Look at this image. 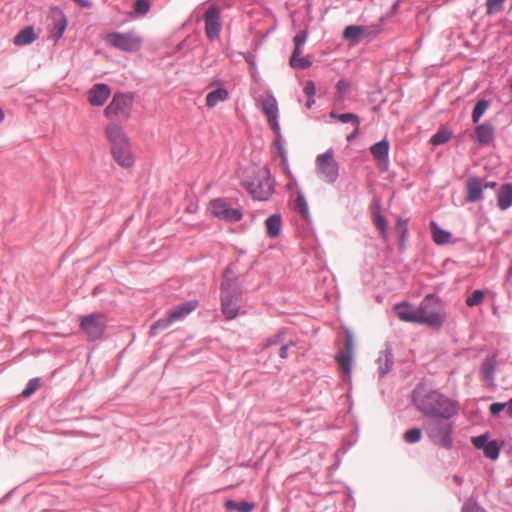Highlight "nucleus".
Here are the masks:
<instances>
[{
	"instance_id": "nucleus-1",
	"label": "nucleus",
	"mask_w": 512,
	"mask_h": 512,
	"mask_svg": "<svg viewBox=\"0 0 512 512\" xmlns=\"http://www.w3.org/2000/svg\"><path fill=\"white\" fill-rule=\"evenodd\" d=\"M414 402L421 412L433 418L450 419L457 413V405L435 390L418 387L414 391Z\"/></svg>"
},
{
	"instance_id": "nucleus-2",
	"label": "nucleus",
	"mask_w": 512,
	"mask_h": 512,
	"mask_svg": "<svg viewBox=\"0 0 512 512\" xmlns=\"http://www.w3.org/2000/svg\"><path fill=\"white\" fill-rule=\"evenodd\" d=\"M242 185L253 198L266 201L273 194L274 187L270 179V171L266 166L250 165L242 172Z\"/></svg>"
},
{
	"instance_id": "nucleus-3",
	"label": "nucleus",
	"mask_w": 512,
	"mask_h": 512,
	"mask_svg": "<svg viewBox=\"0 0 512 512\" xmlns=\"http://www.w3.org/2000/svg\"><path fill=\"white\" fill-rule=\"evenodd\" d=\"M105 135L110 143L111 155L116 163L122 168H131L134 165V155L123 129L115 123H110L105 128Z\"/></svg>"
},
{
	"instance_id": "nucleus-4",
	"label": "nucleus",
	"mask_w": 512,
	"mask_h": 512,
	"mask_svg": "<svg viewBox=\"0 0 512 512\" xmlns=\"http://www.w3.org/2000/svg\"><path fill=\"white\" fill-rule=\"evenodd\" d=\"M418 309V324H425L430 327L439 328L443 325L446 314L440 300L433 295L426 296Z\"/></svg>"
},
{
	"instance_id": "nucleus-5",
	"label": "nucleus",
	"mask_w": 512,
	"mask_h": 512,
	"mask_svg": "<svg viewBox=\"0 0 512 512\" xmlns=\"http://www.w3.org/2000/svg\"><path fill=\"white\" fill-rule=\"evenodd\" d=\"M452 423L448 419L434 418L427 422L426 432L434 444L450 449L452 445Z\"/></svg>"
},
{
	"instance_id": "nucleus-6",
	"label": "nucleus",
	"mask_w": 512,
	"mask_h": 512,
	"mask_svg": "<svg viewBox=\"0 0 512 512\" xmlns=\"http://www.w3.org/2000/svg\"><path fill=\"white\" fill-rule=\"evenodd\" d=\"M105 41L112 47L124 52H137L141 49L143 39L135 31L126 33L112 32L105 36Z\"/></svg>"
},
{
	"instance_id": "nucleus-7",
	"label": "nucleus",
	"mask_w": 512,
	"mask_h": 512,
	"mask_svg": "<svg viewBox=\"0 0 512 512\" xmlns=\"http://www.w3.org/2000/svg\"><path fill=\"white\" fill-rule=\"evenodd\" d=\"M315 164L318 176L325 182L334 183L338 179L339 164L335 160L332 149L318 155Z\"/></svg>"
},
{
	"instance_id": "nucleus-8",
	"label": "nucleus",
	"mask_w": 512,
	"mask_h": 512,
	"mask_svg": "<svg viewBox=\"0 0 512 512\" xmlns=\"http://www.w3.org/2000/svg\"><path fill=\"white\" fill-rule=\"evenodd\" d=\"M197 306L198 302L196 300H191L176 306L166 318L160 319L152 325L151 334L155 335L158 329H167L174 322L185 318L188 314L194 311Z\"/></svg>"
},
{
	"instance_id": "nucleus-9",
	"label": "nucleus",
	"mask_w": 512,
	"mask_h": 512,
	"mask_svg": "<svg viewBox=\"0 0 512 512\" xmlns=\"http://www.w3.org/2000/svg\"><path fill=\"white\" fill-rule=\"evenodd\" d=\"M106 317L104 314L95 313L81 317L80 327L91 341L99 339L106 328Z\"/></svg>"
},
{
	"instance_id": "nucleus-10",
	"label": "nucleus",
	"mask_w": 512,
	"mask_h": 512,
	"mask_svg": "<svg viewBox=\"0 0 512 512\" xmlns=\"http://www.w3.org/2000/svg\"><path fill=\"white\" fill-rule=\"evenodd\" d=\"M132 105V98L124 93H115L111 102L104 110V115L110 119H116L124 116L128 117Z\"/></svg>"
},
{
	"instance_id": "nucleus-11",
	"label": "nucleus",
	"mask_w": 512,
	"mask_h": 512,
	"mask_svg": "<svg viewBox=\"0 0 512 512\" xmlns=\"http://www.w3.org/2000/svg\"><path fill=\"white\" fill-rule=\"evenodd\" d=\"M221 10L211 6L205 12V30L210 40H220L221 33Z\"/></svg>"
},
{
	"instance_id": "nucleus-12",
	"label": "nucleus",
	"mask_w": 512,
	"mask_h": 512,
	"mask_svg": "<svg viewBox=\"0 0 512 512\" xmlns=\"http://www.w3.org/2000/svg\"><path fill=\"white\" fill-rule=\"evenodd\" d=\"M336 361L340 370L347 376L351 373V363L353 358V340L351 335H347L345 347L336 355Z\"/></svg>"
},
{
	"instance_id": "nucleus-13",
	"label": "nucleus",
	"mask_w": 512,
	"mask_h": 512,
	"mask_svg": "<svg viewBox=\"0 0 512 512\" xmlns=\"http://www.w3.org/2000/svg\"><path fill=\"white\" fill-rule=\"evenodd\" d=\"M484 179L480 177H469L465 184L466 200L475 203L483 199Z\"/></svg>"
},
{
	"instance_id": "nucleus-14",
	"label": "nucleus",
	"mask_w": 512,
	"mask_h": 512,
	"mask_svg": "<svg viewBox=\"0 0 512 512\" xmlns=\"http://www.w3.org/2000/svg\"><path fill=\"white\" fill-rule=\"evenodd\" d=\"M111 90L106 84H95L88 92V102L92 106H102L109 98Z\"/></svg>"
},
{
	"instance_id": "nucleus-15",
	"label": "nucleus",
	"mask_w": 512,
	"mask_h": 512,
	"mask_svg": "<svg viewBox=\"0 0 512 512\" xmlns=\"http://www.w3.org/2000/svg\"><path fill=\"white\" fill-rule=\"evenodd\" d=\"M262 110L265 113L268 123L274 132L279 131L278 117V106L277 102L273 97H268L262 102Z\"/></svg>"
},
{
	"instance_id": "nucleus-16",
	"label": "nucleus",
	"mask_w": 512,
	"mask_h": 512,
	"mask_svg": "<svg viewBox=\"0 0 512 512\" xmlns=\"http://www.w3.org/2000/svg\"><path fill=\"white\" fill-rule=\"evenodd\" d=\"M398 318L405 322L418 324V309L409 303H401L395 306Z\"/></svg>"
},
{
	"instance_id": "nucleus-17",
	"label": "nucleus",
	"mask_w": 512,
	"mask_h": 512,
	"mask_svg": "<svg viewBox=\"0 0 512 512\" xmlns=\"http://www.w3.org/2000/svg\"><path fill=\"white\" fill-rule=\"evenodd\" d=\"M241 303V291L235 288L229 299H226V319H233L237 316Z\"/></svg>"
},
{
	"instance_id": "nucleus-18",
	"label": "nucleus",
	"mask_w": 512,
	"mask_h": 512,
	"mask_svg": "<svg viewBox=\"0 0 512 512\" xmlns=\"http://www.w3.org/2000/svg\"><path fill=\"white\" fill-rule=\"evenodd\" d=\"M494 138V128L489 123H483L475 128L474 139L479 145H487Z\"/></svg>"
},
{
	"instance_id": "nucleus-19",
	"label": "nucleus",
	"mask_w": 512,
	"mask_h": 512,
	"mask_svg": "<svg viewBox=\"0 0 512 512\" xmlns=\"http://www.w3.org/2000/svg\"><path fill=\"white\" fill-rule=\"evenodd\" d=\"M497 206L500 210H507L512 206V184H503L497 192Z\"/></svg>"
},
{
	"instance_id": "nucleus-20",
	"label": "nucleus",
	"mask_w": 512,
	"mask_h": 512,
	"mask_svg": "<svg viewBox=\"0 0 512 512\" xmlns=\"http://www.w3.org/2000/svg\"><path fill=\"white\" fill-rule=\"evenodd\" d=\"M367 34L368 29L366 27L359 25H349L343 32V38L353 43H359Z\"/></svg>"
},
{
	"instance_id": "nucleus-21",
	"label": "nucleus",
	"mask_w": 512,
	"mask_h": 512,
	"mask_svg": "<svg viewBox=\"0 0 512 512\" xmlns=\"http://www.w3.org/2000/svg\"><path fill=\"white\" fill-rule=\"evenodd\" d=\"M329 116L341 123H351L354 126V132L352 135L347 137L348 140H351L353 137H355L358 134L360 120L357 115H355L353 113L337 114L332 111V112H330Z\"/></svg>"
},
{
	"instance_id": "nucleus-22",
	"label": "nucleus",
	"mask_w": 512,
	"mask_h": 512,
	"mask_svg": "<svg viewBox=\"0 0 512 512\" xmlns=\"http://www.w3.org/2000/svg\"><path fill=\"white\" fill-rule=\"evenodd\" d=\"M388 150L389 144L385 140L375 143L370 148L371 154L378 161L379 165L384 164L385 166L388 161Z\"/></svg>"
},
{
	"instance_id": "nucleus-23",
	"label": "nucleus",
	"mask_w": 512,
	"mask_h": 512,
	"mask_svg": "<svg viewBox=\"0 0 512 512\" xmlns=\"http://www.w3.org/2000/svg\"><path fill=\"white\" fill-rule=\"evenodd\" d=\"M496 369V360L494 357L486 358L481 366V377L488 384L492 385L494 382V373Z\"/></svg>"
},
{
	"instance_id": "nucleus-24",
	"label": "nucleus",
	"mask_w": 512,
	"mask_h": 512,
	"mask_svg": "<svg viewBox=\"0 0 512 512\" xmlns=\"http://www.w3.org/2000/svg\"><path fill=\"white\" fill-rule=\"evenodd\" d=\"M282 226V219L279 214H273L265 221L266 233L271 238L279 236Z\"/></svg>"
},
{
	"instance_id": "nucleus-25",
	"label": "nucleus",
	"mask_w": 512,
	"mask_h": 512,
	"mask_svg": "<svg viewBox=\"0 0 512 512\" xmlns=\"http://www.w3.org/2000/svg\"><path fill=\"white\" fill-rule=\"evenodd\" d=\"M37 36L33 27L28 26L22 29L14 38V44L17 46H25L36 40Z\"/></svg>"
},
{
	"instance_id": "nucleus-26",
	"label": "nucleus",
	"mask_w": 512,
	"mask_h": 512,
	"mask_svg": "<svg viewBox=\"0 0 512 512\" xmlns=\"http://www.w3.org/2000/svg\"><path fill=\"white\" fill-rule=\"evenodd\" d=\"M430 226L432 230V238L436 244L444 245L450 241L451 234L448 231L439 228L435 222H431Z\"/></svg>"
},
{
	"instance_id": "nucleus-27",
	"label": "nucleus",
	"mask_w": 512,
	"mask_h": 512,
	"mask_svg": "<svg viewBox=\"0 0 512 512\" xmlns=\"http://www.w3.org/2000/svg\"><path fill=\"white\" fill-rule=\"evenodd\" d=\"M67 27V19L64 15L60 14L58 17L54 19V25L51 30V37H53L56 41L59 40Z\"/></svg>"
},
{
	"instance_id": "nucleus-28",
	"label": "nucleus",
	"mask_w": 512,
	"mask_h": 512,
	"mask_svg": "<svg viewBox=\"0 0 512 512\" xmlns=\"http://www.w3.org/2000/svg\"><path fill=\"white\" fill-rule=\"evenodd\" d=\"M253 509H254V504L247 502V501H241V502L226 501V510L237 511V512H252Z\"/></svg>"
},
{
	"instance_id": "nucleus-29",
	"label": "nucleus",
	"mask_w": 512,
	"mask_h": 512,
	"mask_svg": "<svg viewBox=\"0 0 512 512\" xmlns=\"http://www.w3.org/2000/svg\"><path fill=\"white\" fill-rule=\"evenodd\" d=\"M378 362H379V373L381 376L388 373L391 370L392 365H393L392 356L388 352L382 354L379 357Z\"/></svg>"
},
{
	"instance_id": "nucleus-30",
	"label": "nucleus",
	"mask_w": 512,
	"mask_h": 512,
	"mask_svg": "<svg viewBox=\"0 0 512 512\" xmlns=\"http://www.w3.org/2000/svg\"><path fill=\"white\" fill-rule=\"evenodd\" d=\"M207 211L211 216L221 218L224 216V201L222 199L210 201Z\"/></svg>"
},
{
	"instance_id": "nucleus-31",
	"label": "nucleus",
	"mask_w": 512,
	"mask_h": 512,
	"mask_svg": "<svg viewBox=\"0 0 512 512\" xmlns=\"http://www.w3.org/2000/svg\"><path fill=\"white\" fill-rule=\"evenodd\" d=\"M489 107V102L487 100H479L472 112V121L473 123H478L480 118L483 116V114L486 112V110Z\"/></svg>"
},
{
	"instance_id": "nucleus-32",
	"label": "nucleus",
	"mask_w": 512,
	"mask_h": 512,
	"mask_svg": "<svg viewBox=\"0 0 512 512\" xmlns=\"http://www.w3.org/2000/svg\"><path fill=\"white\" fill-rule=\"evenodd\" d=\"M243 216L242 208L237 205L236 207L226 203V221L237 222Z\"/></svg>"
},
{
	"instance_id": "nucleus-33",
	"label": "nucleus",
	"mask_w": 512,
	"mask_h": 512,
	"mask_svg": "<svg viewBox=\"0 0 512 512\" xmlns=\"http://www.w3.org/2000/svg\"><path fill=\"white\" fill-rule=\"evenodd\" d=\"M224 99V90L218 86L215 90L211 91L206 97V105L214 107L218 102Z\"/></svg>"
},
{
	"instance_id": "nucleus-34",
	"label": "nucleus",
	"mask_w": 512,
	"mask_h": 512,
	"mask_svg": "<svg viewBox=\"0 0 512 512\" xmlns=\"http://www.w3.org/2000/svg\"><path fill=\"white\" fill-rule=\"evenodd\" d=\"M506 0H487L486 1V14L494 15L503 10V4Z\"/></svg>"
},
{
	"instance_id": "nucleus-35",
	"label": "nucleus",
	"mask_w": 512,
	"mask_h": 512,
	"mask_svg": "<svg viewBox=\"0 0 512 512\" xmlns=\"http://www.w3.org/2000/svg\"><path fill=\"white\" fill-rule=\"evenodd\" d=\"M312 65V61L308 57L291 56L290 66L293 68L304 69Z\"/></svg>"
},
{
	"instance_id": "nucleus-36",
	"label": "nucleus",
	"mask_w": 512,
	"mask_h": 512,
	"mask_svg": "<svg viewBox=\"0 0 512 512\" xmlns=\"http://www.w3.org/2000/svg\"><path fill=\"white\" fill-rule=\"evenodd\" d=\"M483 299H484V292L481 290H475L472 292V294L470 296L467 297L466 304L469 307H474V306L481 304Z\"/></svg>"
},
{
	"instance_id": "nucleus-37",
	"label": "nucleus",
	"mask_w": 512,
	"mask_h": 512,
	"mask_svg": "<svg viewBox=\"0 0 512 512\" xmlns=\"http://www.w3.org/2000/svg\"><path fill=\"white\" fill-rule=\"evenodd\" d=\"M483 451L485 456L490 459H497L499 456V447L495 441L488 442Z\"/></svg>"
},
{
	"instance_id": "nucleus-38",
	"label": "nucleus",
	"mask_w": 512,
	"mask_h": 512,
	"mask_svg": "<svg viewBox=\"0 0 512 512\" xmlns=\"http://www.w3.org/2000/svg\"><path fill=\"white\" fill-rule=\"evenodd\" d=\"M450 139V133L446 130H439L436 134H434L430 142L433 145H441L446 143Z\"/></svg>"
},
{
	"instance_id": "nucleus-39",
	"label": "nucleus",
	"mask_w": 512,
	"mask_h": 512,
	"mask_svg": "<svg viewBox=\"0 0 512 512\" xmlns=\"http://www.w3.org/2000/svg\"><path fill=\"white\" fill-rule=\"evenodd\" d=\"M40 386V379L39 378H34V379H31L26 388L22 391L21 393V396L23 398H28L30 397Z\"/></svg>"
},
{
	"instance_id": "nucleus-40",
	"label": "nucleus",
	"mask_w": 512,
	"mask_h": 512,
	"mask_svg": "<svg viewBox=\"0 0 512 512\" xmlns=\"http://www.w3.org/2000/svg\"><path fill=\"white\" fill-rule=\"evenodd\" d=\"M422 432L419 428H413L405 432L404 439L407 443H416L420 441Z\"/></svg>"
},
{
	"instance_id": "nucleus-41",
	"label": "nucleus",
	"mask_w": 512,
	"mask_h": 512,
	"mask_svg": "<svg viewBox=\"0 0 512 512\" xmlns=\"http://www.w3.org/2000/svg\"><path fill=\"white\" fill-rule=\"evenodd\" d=\"M336 89L338 99L343 100L350 89V82H348L346 79H341L337 82Z\"/></svg>"
},
{
	"instance_id": "nucleus-42",
	"label": "nucleus",
	"mask_w": 512,
	"mask_h": 512,
	"mask_svg": "<svg viewBox=\"0 0 512 512\" xmlns=\"http://www.w3.org/2000/svg\"><path fill=\"white\" fill-rule=\"evenodd\" d=\"M134 8L137 13L146 14L150 9V4L148 0H136Z\"/></svg>"
},
{
	"instance_id": "nucleus-43",
	"label": "nucleus",
	"mask_w": 512,
	"mask_h": 512,
	"mask_svg": "<svg viewBox=\"0 0 512 512\" xmlns=\"http://www.w3.org/2000/svg\"><path fill=\"white\" fill-rule=\"evenodd\" d=\"M374 224L381 231L382 234L385 233L387 221L382 215L376 214L374 216Z\"/></svg>"
},
{
	"instance_id": "nucleus-44",
	"label": "nucleus",
	"mask_w": 512,
	"mask_h": 512,
	"mask_svg": "<svg viewBox=\"0 0 512 512\" xmlns=\"http://www.w3.org/2000/svg\"><path fill=\"white\" fill-rule=\"evenodd\" d=\"M304 93L308 98L314 97L316 93V86L313 81L309 80L305 83Z\"/></svg>"
},
{
	"instance_id": "nucleus-45",
	"label": "nucleus",
	"mask_w": 512,
	"mask_h": 512,
	"mask_svg": "<svg viewBox=\"0 0 512 512\" xmlns=\"http://www.w3.org/2000/svg\"><path fill=\"white\" fill-rule=\"evenodd\" d=\"M462 512H486L483 508L475 503H466Z\"/></svg>"
},
{
	"instance_id": "nucleus-46",
	"label": "nucleus",
	"mask_w": 512,
	"mask_h": 512,
	"mask_svg": "<svg viewBox=\"0 0 512 512\" xmlns=\"http://www.w3.org/2000/svg\"><path fill=\"white\" fill-rule=\"evenodd\" d=\"M307 38V34L304 31L299 32L293 39L294 45L298 47H302L305 44Z\"/></svg>"
},
{
	"instance_id": "nucleus-47",
	"label": "nucleus",
	"mask_w": 512,
	"mask_h": 512,
	"mask_svg": "<svg viewBox=\"0 0 512 512\" xmlns=\"http://www.w3.org/2000/svg\"><path fill=\"white\" fill-rule=\"evenodd\" d=\"M506 407L505 403H493L490 405L489 410L493 416L498 415Z\"/></svg>"
},
{
	"instance_id": "nucleus-48",
	"label": "nucleus",
	"mask_w": 512,
	"mask_h": 512,
	"mask_svg": "<svg viewBox=\"0 0 512 512\" xmlns=\"http://www.w3.org/2000/svg\"><path fill=\"white\" fill-rule=\"evenodd\" d=\"M472 443L478 449H484L485 445L488 443L485 436L481 435L478 437H474L472 439Z\"/></svg>"
},
{
	"instance_id": "nucleus-49",
	"label": "nucleus",
	"mask_w": 512,
	"mask_h": 512,
	"mask_svg": "<svg viewBox=\"0 0 512 512\" xmlns=\"http://www.w3.org/2000/svg\"><path fill=\"white\" fill-rule=\"evenodd\" d=\"M297 202H298V207H299V211L300 213L302 214L303 217H305L306 219H308L309 217V211H308V206L307 204L304 202V200L302 198H298L297 199Z\"/></svg>"
},
{
	"instance_id": "nucleus-50",
	"label": "nucleus",
	"mask_w": 512,
	"mask_h": 512,
	"mask_svg": "<svg viewBox=\"0 0 512 512\" xmlns=\"http://www.w3.org/2000/svg\"><path fill=\"white\" fill-rule=\"evenodd\" d=\"M279 356L283 359L288 357V345H283L279 350Z\"/></svg>"
},
{
	"instance_id": "nucleus-51",
	"label": "nucleus",
	"mask_w": 512,
	"mask_h": 512,
	"mask_svg": "<svg viewBox=\"0 0 512 512\" xmlns=\"http://www.w3.org/2000/svg\"><path fill=\"white\" fill-rule=\"evenodd\" d=\"M496 186H497V183L494 181H491V182L484 181V188L494 189Z\"/></svg>"
},
{
	"instance_id": "nucleus-52",
	"label": "nucleus",
	"mask_w": 512,
	"mask_h": 512,
	"mask_svg": "<svg viewBox=\"0 0 512 512\" xmlns=\"http://www.w3.org/2000/svg\"><path fill=\"white\" fill-rule=\"evenodd\" d=\"M506 404V407H507V412L510 416H512V398L507 402L505 403Z\"/></svg>"
},
{
	"instance_id": "nucleus-53",
	"label": "nucleus",
	"mask_w": 512,
	"mask_h": 512,
	"mask_svg": "<svg viewBox=\"0 0 512 512\" xmlns=\"http://www.w3.org/2000/svg\"><path fill=\"white\" fill-rule=\"evenodd\" d=\"M314 104H315V99H314V97L308 98V100H307V102H306V107H307L308 109H310Z\"/></svg>"
},
{
	"instance_id": "nucleus-54",
	"label": "nucleus",
	"mask_w": 512,
	"mask_h": 512,
	"mask_svg": "<svg viewBox=\"0 0 512 512\" xmlns=\"http://www.w3.org/2000/svg\"><path fill=\"white\" fill-rule=\"evenodd\" d=\"M301 47L295 46L292 56L299 57L301 55Z\"/></svg>"
},
{
	"instance_id": "nucleus-55",
	"label": "nucleus",
	"mask_w": 512,
	"mask_h": 512,
	"mask_svg": "<svg viewBox=\"0 0 512 512\" xmlns=\"http://www.w3.org/2000/svg\"><path fill=\"white\" fill-rule=\"evenodd\" d=\"M398 227L402 229V232H403V233L406 231V228H405V227H403V228H402L401 220H398Z\"/></svg>"
},
{
	"instance_id": "nucleus-56",
	"label": "nucleus",
	"mask_w": 512,
	"mask_h": 512,
	"mask_svg": "<svg viewBox=\"0 0 512 512\" xmlns=\"http://www.w3.org/2000/svg\"><path fill=\"white\" fill-rule=\"evenodd\" d=\"M4 119V112L2 109H0V122H2Z\"/></svg>"
}]
</instances>
